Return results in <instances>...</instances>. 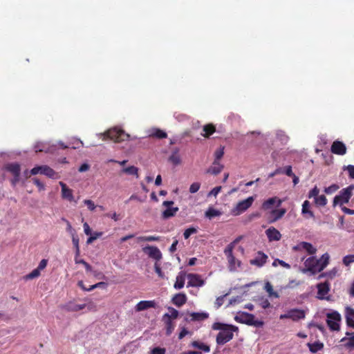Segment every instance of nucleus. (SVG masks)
Here are the masks:
<instances>
[{
	"instance_id": "17",
	"label": "nucleus",
	"mask_w": 354,
	"mask_h": 354,
	"mask_svg": "<svg viewBox=\"0 0 354 354\" xmlns=\"http://www.w3.org/2000/svg\"><path fill=\"white\" fill-rule=\"evenodd\" d=\"M266 234L269 241H279L281 238L280 232L274 227H269L266 231Z\"/></svg>"
},
{
	"instance_id": "39",
	"label": "nucleus",
	"mask_w": 354,
	"mask_h": 354,
	"mask_svg": "<svg viewBox=\"0 0 354 354\" xmlns=\"http://www.w3.org/2000/svg\"><path fill=\"white\" fill-rule=\"evenodd\" d=\"M150 136L158 139L166 138L167 137V133L160 129H153Z\"/></svg>"
},
{
	"instance_id": "12",
	"label": "nucleus",
	"mask_w": 354,
	"mask_h": 354,
	"mask_svg": "<svg viewBox=\"0 0 354 354\" xmlns=\"http://www.w3.org/2000/svg\"><path fill=\"white\" fill-rule=\"evenodd\" d=\"M143 252L148 254V256L157 261H160L162 256L160 250L156 246H146L143 249Z\"/></svg>"
},
{
	"instance_id": "18",
	"label": "nucleus",
	"mask_w": 354,
	"mask_h": 354,
	"mask_svg": "<svg viewBox=\"0 0 354 354\" xmlns=\"http://www.w3.org/2000/svg\"><path fill=\"white\" fill-rule=\"evenodd\" d=\"M301 214L306 219L315 218V214L310 209V203L307 200L304 201L302 204Z\"/></svg>"
},
{
	"instance_id": "48",
	"label": "nucleus",
	"mask_w": 354,
	"mask_h": 354,
	"mask_svg": "<svg viewBox=\"0 0 354 354\" xmlns=\"http://www.w3.org/2000/svg\"><path fill=\"white\" fill-rule=\"evenodd\" d=\"M102 234H103V232H94L93 235H91V236H89L87 239L86 243L88 245L92 243L95 239L100 237Z\"/></svg>"
},
{
	"instance_id": "1",
	"label": "nucleus",
	"mask_w": 354,
	"mask_h": 354,
	"mask_svg": "<svg viewBox=\"0 0 354 354\" xmlns=\"http://www.w3.org/2000/svg\"><path fill=\"white\" fill-rule=\"evenodd\" d=\"M330 256L328 253L324 254L319 259H316L315 257L308 258L304 265L307 270L315 274L323 270L329 263Z\"/></svg>"
},
{
	"instance_id": "44",
	"label": "nucleus",
	"mask_w": 354,
	"mask_h": 354,
	"mask_svg": "<svg viewBox=\"0 0 354 354\" xmlns=\"http://www.w3.org/2000/svg\"><path fill=\"white\" fill-rule=\"evenodd\" d=\"M160 236H138L137 238V240L138 242L140 241H160Z\"/></svg>"
},
{
	"instance_id": "5",
	"label": "nucleus",
	"mask_w": 354,
	"mask_h": 354,
	"mask_svg": "<svg viewBox=\"0 0 354 354\" xmlns=\"http://www.w3.org/2000/svg\"><path fill=\"white\" fill-rule=\"evenodd\" d=\"M239 328L236 326V330L232 328H226L225 330L220 331L216 337V342L218 345H224L233 339L234 332L237 333Z\"/></svg>"
},
{
	"instance_id": "34",
	"label": "nucleus",
	"mask_w": 354,
	"mask_h": 354,
	"mask_svg": "<svg viewBox=\"0 0 354 354\" xmlns=\"http://www.w3.org/2000/svg\"><path fill=\"white\" fill-rule=\"evenodd\" d=\"M190 316L193 321H203L209 317V314L207 313H192Z\"/></svg>"
},
{
	"instance_id": "11",
	"label": "nucleus",
	"mask_w": 354,
	"mask_h": 354,
	"mask_svg": "<svg viewBox=\"0 0 354 354\" xmlns=\"http://www.w3.org/2000/svg\"><path fill=\"white\" fill-rule=\"evenodd\" d=\"M187 287H201L205 284V281L198 274L189 273L187 274Z\"/></svg>"
},
{
	"instance_id": "58",
	"label": "nucleus",
	"mask_w": 354,
	"mask_h": 354,
	"mask_svg": "<svg viewBox=\"0 0 354 354\" xmlns=\"http://www.w3.org/2000/svg\"><path fill=\"white\" fill-rule=\"evenodd\" d=\"M283 169V173L284 174L287 175L289 177H291L292 176H294V173L292 172V166L288 165L284 167H282Z\"/></svg>"
},
{
	"instance_id": "21",
	"label": "nucleus",
	"mask_w": 354,
	"mask_h": 354,
	"mask_svg": "<svg viewBox=\"0 0 354 354\" xmlns=\"http://www.w3.org/2000/svg\"><path fill=\"white\" fill-rule=\"evenodd\" d=\"M290 319L294 322L304 319L306 317V313L304 310L293 308L290 310Z\"/></svg>"
},
{
	"instance_id": "28",
	"label": "nucleus",
	"mask_w": 354,
	"mask_h": 354,
	"mask_svg": "<svg viewBox=\"0 0 354 354\" xmlns=\"http://www.w3.org/2000/svg\"><path fill=\"white\" fill-rule=\"evenodd\" d=\"M286 210L284 208L273 209L271 212L272 220L271 222L277 221L282 218L286 214Z\"/></svg>"
},
{
	"instance_id": "8",
	"label": "nucleus",
	"mask_w": 354,
	"mask_h": 354,
	"mask_svg": "<svg viewBox=\"0 0 354 354\" xmlns=\"http://www.w3.org/2000/svg\"><path fill=\"white\" fill-rule=\"evenodd\" d=\"M328 319L327 320V324L331 330H339V322L341 320V316L337 312H333L327 315Z\"/></svg>"
},
{
	"instance_id": "32",
	"label": "nucleus",
	"mask_w": 354,
	"mask_h": 354,
	"mask_svg": "<svg viewBox=\"0 0 354 354\" xmlns=\"http://www.w3.org/2000/svg\"><path fill=\"white\" fill-rule=\"evenodd\" d=\"M71 236L72 239V243H73V247L75 248V254H76V256H80V245H79V242H80L79 236L77 233L71 235Z\"/></svg>"
},
{
	"instance_id": "64",
	"label": "nucleus",
	"mask_w": 354,
	"mask_h": 354,
	"mask_svg": "<svg viewBox=\"0 0 354 354\" xmlns=\"http://www.w3.org/2000/svg\"><path fill=\"white\" fill-rule=\"evenodd\" d=\"M346 170L348 171V174H349V177L351 178H353L354 179V166L353 165H349L346 167Z\"/></svg>"
},
{
	"instance_id": "41",
	"label": "nucleus",
	"mask_w": 354,
	"mask_h": 354,
	"mask_svg": "<svg viewBox=\"0 0 354 354\" xmlns=\"http://www.w3.org/2000/svg\"><path fill=\"white\" fill-rule=\"evenodd\" d=\"M122 171L129 175H133L138 178V169L135 166L124 168Z\"/></svg>"
},
{
	"instance_id": "50",
	"label": "nucleus",
	"mask_w": 354,
	"mask_h": 354,
	"mask_svg": "<svg viewBox=\"0 0 354 354\" xmlns=\"http://www.w3.org/2000/svg\"><path fill=\"white\" fill-rule=\"evenodd\" d=\"M40 275V270L37 268L26 276V279H32Z\"/></svg>"
},
{
	"instance_id": "4",
	"label": "nucleus",
	"mask_w": 354,
	"mask_h": 354,
	"mask_svg": "<svg viewBox=\"0 0 354 354\" xmlns=\"http://www.w3.org/2000/svg\"><path fill=\"white\" fill-rule=\"evenodd\" d=\"M234 319L241 324L255 327H262L264 324L263 321L255 319V316L248 313H243L240 316H236Z\"/></svg>"
},
{
	"instance_id": "57",
	"label": "nucleus",
	"mask_w": 354,
	"mask_h": 354,
	"mask_svg": "<svg viewBox=\"0 0 354 354\" xmlns=\"http://www.w3.org/2000/svg\"><path fill=\"white\" fill-rule=\"evenodd\" d=\"M32 181L34 184L39 188V191L44 190L45 186L44 183H42L38 178H32Z\"/></svg>"
},
{
	"instance_id": "31",
	"label": "nucleus",
	"mask_w": 354,
	"mask_h": 354,
	"mask_svg": "<svg viewBox=\"0 0 354 354\" xmlns=\"http://www.w3.org/2000/svg\"><path fill=\"white\" fill-rule=\"evenodd\" d=\"M226 328H232L234 330L236 328V326L232 324H227L221 322H215L212 324V328L214 330H220L222 331L225 330Z\"/></svg>"
},
{
	"instance_id": "61",
	"label": "nucleus",
	"mask_w": 354,
	"mask_h": 354,
	"mask_svg": "<svg viewBox=\"0 0 354 354\" xmlns=\"http://www.w3.org/2000/svg\"><path fill=\"white\" fill-rule=\"evenodd\" d=\"M335 274H336V271L335 270H332V271H330V272H324V273H322V274H321L319 275V279H320V278H322L323 277H328L330 279H332V278H333L335 276Z\"/></svg>"
},
{
	"instance_id": "46",
	"label": "nucleus",
	"mask_w": 354,
	"mask_h": 354,
	"mask_svg": "<svg viewBox=\"0 0 354 354\" xmlns=\"http://www.w3.org/2000/svg\"><path fill=\"white\" fill-rule=\"evenodd\" d=\"M345 317L346 322H348V320L351 318L354 319V309L349 306L346 307Z\"/></svg>"
},
{
	"instance_id": "56",
	"label": "nucleus",
	"mask_w": 354,
	"mask_h": 354,
	"mask_svg": "<svg viewBox=\"0 0 354 354\" xmlns=\"http://www.w3.org/2000/svg\"><path fill=\"white\" fill-rule=\"evenodd\" d=\"M63 220L66 223V231L70 234V235L74 234L76 232L75 230L73 228L70 222L64 218Z\"/></svg>"
},
{
	"instance_id": "2",
	"label": "nucleus",
	"mask_w": 354,
	"mask_h": 354,
	"mask_svg": "<svg viewBox=\"0 0 354 354\" xmlns=\"http://www.w3.org/2000/svg\"><path fill=\"white\" fill-rule=\"evenodd\" d=\"M354 189V185H351L348 187L342 189L339 194L335 196L333 198V206L335 207L337 205L344 207L343 205L345 203H348L352 197L353 191Z\"/></svg>"
},
{
	"instance_id": "38",
	"label": "nucleus",
	"mask_w": 354,
	"mask_h": 354,
	"mask_svg": "<svg viewBox=\"0 0 354 354\" xmlns=\"http://www.w3.org/2000/svg\"><path fill=\"white\" fill-rule=\"evenodd\" d=\"M277 200V197L270 198L265 201L262 204V208L265 210L270 209L273 205L276 203Z\"/></svg>"
},
{
	"instance_id": "15",
	"label": "nucleus",
	"mask_w": 354,
	"mask_h": 354,
	"mask_svg": "<svg viewBox=\"0 0 354 354\" xmlns=\"http://www.w3.org/2000/svg\"><path fill=\"white\" fill-rule=\"evenodd\" d=\"M232 246L226 247L224 250V253L227 257V261L229 263V267L230 270H234L236 268V263L237 262L238 266H240V261H236L235 257L233 255V250H232Z\"/></svg>"
},
{
	"instance_id": "51",
	"label": "nucleus",
	"mask_w": 354,
	"mask_h": 354,
	"mask_svg": "<svg viewBox=\"0 0 354 354\" xmlns=\"http://www.w3.org/2000/svg\"><path fill=\"white\" fill-rule=\"evenodd\" d=\"M197 232V230L195 227H189L185 230L183 233L184 238L187 239L192 234Z\"/></svg>"
},
{
	"instance_id": "43",
	"label": "nucleus",
	"mask_w": 354,
	"mask_h": 354,
	"mask_svg": "<svg viewBox=\"0 0 354 354\" xmlns=\"http://www.w3.org/2000/svg\"><path fill=\"white\" fill-rule=\"evenodd\" d=\"M314 201L316 205L322 207L325 206L328 202L327 198L324 195H320L315 197Z\"/></svg>"
},
{
	"instance_id": "24",
	"label": "nucleus",
	"mask_w": 354,
	"mask_h": 354,
	"mask_svg": "<svg viewBox=\"0 0 354 354\" xmlns=\"http://www.w3.org/2000/svg\"><path fill=\"white\" fill-rule=\"evenodd\" d=\"M223 165L220 162L214 161L212 165L207 169V173L213 175H217L221 172L223 169Z\"/></svg>"
},
{
	"instance_id": "29",
	"label": "nucleus",
	"mask_w": 354,
	"mask_h": 354,
	"mask_svg": "<svg viewBox=\"0 0 354 354\" xmlns=\"http://www.w3.org/2000/svg\"><path fill=\"white\" fill-rule=\"evenodd\" d=\"M307 346L311 353H315L324 348V344L319 341H317L314 343H308Z\"/></svg>"
},
{
	"instance_id": "16",
	"label": "nucleus",
	"mask_w": 354,
	"mask_h": 354,
	"mask_svg": "<svg viewBox=\"0 0 354 354\" xmlns=\"http://www.w3.org/2000/svg\"><path fill=\"white\" fill-rule=\"evenodd\" d=\"M331 152L337 155H344L346 153V145L340 141L335 140L333 142L330 148Z\"/></svg>"
},
{
	"instance_id": "35",
	"label": "nucleus",
	"mask_w": 354,
	"mask_h": 354,
	"mask_svg": "<svg viewBox=\"0 0 354 354\" xmlns=\"http://www.w3.org/2000/svg\"><path fill=\"white\" fill-rule=\"evenodd\" d=\"M216 131L215 127L212 124H206L203 127V131L205 132L203 135L205 138H209L211 135H212Z\"/></svg>"
},
{
	"instance_id": "40",
	"label": "nucleus",
	"mask_w": 354,
	"mask_h": 354,
	"mask_svg": "<svg viewBox=\"0 0 354 354\" xmlns=\"http://www.w3.org/2000/svg\"><path fill=\"white\" fill-rule=\"evenodd\" d=\"M265 290L268 292V296L270 297H274V298H279V295L278 292L274 291L273 287H272V284L270 282H267L265 284Z\"/></svg>"
},
{
	"instance_id": "19",
	"label": "nucleus",
	"mask_w": 354,
	"mask_h": 354,
	"mask_svg": "<svg viewBox=\"0 0 354 354\" xmlns=\"http://www.w3.org/2000/svg\"><path fill=\"white\" fill-rule=\"evenodd\" d=\"M156 307V302L154 301H140L135 306L136 312H140L151 308Z\"/></svg>"
},
{
	"instance_id": "6",
	"label": "nucleus",
	"mask_w": 354,
	"mask_h": 354,
	"mask_svg": "<svg viewBox=\"0 0 354 354\" xmlns=\"http://www.w3.org/2000/svg\"><path fill=\"white\" fill-rule=\"evenodd\" d=\"M4 169L13 176V178L11 180V184L13 187H15L20 178V165L17 162L8 163L4 166Z\"/></svg>"
},
{
	"instance_id": "62",
	"label": "nucleus",
	"mask_w": 354,
	"mask_h": 354,
	"mask_svg": "<svg viewBox=\"0 0 354 354\" xmlns=\"http://www.w3.org/2000/svg\"><path fill=\"white\" fill-rule=\"evenodd\" d=\"M165 351L164 348L156 347L152 349L151 354H165Z\"/></svg>"
},
{
	"instance_id": "26",
	"label": "nucleus",
	"mask_w": 354,
	"mask_h": 354,
	"mask_svg": "<svg viewBox=\"0 0 354 354\" xmlns=\"http://www.w3.org/2000/svg\"><path fill=\"white\" fill-rule=\"evenodd\" d=\"M189 346L198 348L204 353H209L210 351V346L200 341H193L190 343Z\"/></svg>"
},
{
	"instance_id": "20",
	"label": "nucleus",
	"mask_w": 354,
	"mask_h": 354,
	"mask_svg": "<svg viewBox=\"0 0 354 354\" xmlns=\"http://www.w3.org/2000/svg\"><path fill=\"white\" fill-rule=\"evenodd\" d=\"M86 306V304H77L74 302L70 301L66 304L63 306V309H64L67 312H77L84 309Z\"/></svg>"
},
{
	"instance_id": "30",
	"label": "nucleus",
	"mask_w": 354,
	"mask_h": 354,
	"mask_svg": "<svg viewBox=\"0 0 354 354\" xmlns=\"http://www.w3.org/2000/svg\"><path fill=\"white\" fill-rule=\"evenodd\" d=\"M346 335L349 336V337H344L342 339L341 342L346 341L345 344V347L347 348H354V333L346 332Z\"/></svg>"
},
{
	"instance_id": "27",
	"label": "nucleus",
	"mask_w": 354,
	"mask_h": 354,
	"mask_svg": "<svg viewBox=\"0 0 354 354\" xmlns=\"http://www.w3.org/2000/svg\"><path fill=\"white\" fill-rule=\"evenodd\" d=\"M178 153L179 149L175 148L169 158V160L174 165H178L181 162L180 156Z\"/></svg>"
},
{
	"instance_id": "23",
	"label": "nucleus",
	"mask_w": 354,
	"mask_h": 354,
	"mask_svg": "<svg viewBox=\"0 0 354 354\" xmlns=\"http://www.w3.org/2000/svg\"><path fill=\"white\" fill-rule=\"evenodd\" d=\"M187 298L185 293H178L172 297L171 301L177 307H180L187 302Z\"/></svg>"
},
{
	"instance_id": "54",
	"label": "nucleus",
	"mask_w": 354,
	"mask_h": 354,
	"mask_svg": "<svg viewBox=\"0 0 354 354\" xmlns=\"http://www.w3.org/2000/svg\"><path fill=\"white\" fill-rule=\"evenodd\" d=\"M259 305L263 308V309H266L268 308H269L270 306V301H268V299H266V298H261L259 299Z\"/></svg>"
},
{
	"instance_id": "63",
	"label": "nucleus",
	"mask_w": 354,
	"mask_h": 354,
	"mask_svg": "<svg viewBox=\"0 0 354 354\" xmlns=\"http://www.w3.org/2000/svg\"><path fill=\"white\" fill-rule=\"evenodd\" d=\"M283 169L282 167H279V168L276 169L273 172L270 173L268 175V177L269 178H272V177H274V176H276L277 174H283Z\"/></svg>"
},
{
	"instance_id": "22",
	"label": "nucleus",
	"mask_w": 354,
	"mask_h": 354,
	"mask_svg": "<svg viewBox=\"0 0 354 354\" xmlns=\"http://www.w3.org/2000/svg\"><path fill=\"white\" fill-rule=\"evenodd\" d=\"M59 185L62 187V196L63 198L67 199L69 201H73V190L68 188L65 183L60 181Z\"/></svg>"
},
{
	"instance_id": "47",
	"label": "nucleus",
	"mask_w": 354,
	"mask_h": 354,
	"mask_svg": "<svg viewBox=\"0 0 354 354\" xmlns=\"http://www.w3.org/2000/svg\"><path fill=\"white\" fill-rule=\"evenodd\" d=\"M339 189V186L337 184H333L330 186L324 189V192L326 194H332Z\"/></svg>"
},
{
	"instance_id": "3",
	"label": "nucleus",
	"mask_w": 354,
	"mask_h": 354,
	"mask_svg": "<svg viewBox=\"0 0 354 354\" xmlns=\"http://www.w3.org/2000/svg\"><path fill=\"white\" fill-rule=\"evenodd\" d=\"M129 135L124 130L118 127H113L109 129L104 134V140L109 139L115 142H121L129 140Z\"/></svg>"
},
{
	"instance_id": "60",
	"label": "nucleus",
	"mask_w": 354,
	"mask_h": 354,
	"mask_svg": "<svg viewBox=\"0 0 354 354\" xmlns=\"http://www.w3.org/2000/svg\"><path fill=\"white\" fill-rule=\"evenodd\" d=\"M222 187L221 186H218V187H215L214 188H213L210 192L208 194V196H216L218 193L221 192Z\"/></svg>"
},
{
	"instance_id": "9",
	"label": "nucleus",
	"mask_w": 354,
	"mask_h": 354,
	"mask_svg": "<svg viewBox=\"0 0 354 354\" xmlns=\"http://www.w3.org/2000/svg\"><path fill=\"white\" fill-rule=\"evenodd\" d=\"M173 205L174 201H165L162 203V205L167 207V209L162 213V218L163 219H168L176 215L179 209L177 207H172L171 206Z\"/></svg>"
},
{
	"instance_id": "52",
	"label": "nucleus",
	"mask_w": 354,
	"mask_h": 354,
	"mask_svg": "<svg viewBox=\"0 0 354 354\" xmlns=\"http://www.w3.org/2000/svg\"><path fill=\"white\" fill-rule=\"evenodd\" d=\"M319 189L317 188V186L313 187L309 192L308 197L309 198H314V200L315 199V197H317L319 196Z\"/></svg>"
},
{
	"instance_id": "53",
	"label": "nucleus",
	"mask_w": 354,
	"mask_h": 354,
	"mask_svg": "<svg viewBox=\"0 0 354 354\" xmlns=\"http://www.w3.org/2000/svg\"><path fill=\"white\" fill-rule=\"evenodd\" d=\"M200 187H201V183H199L198 182L193 183L189 187V192L192 194H194L199 190Z\"/></svg>"
},
{
	"instance_id": "42",
	"label": "nucleus",
	"mask_w": 354,
	"mask_h": 354,
	"mask_svg": "<svg viewBox=\"0 0 354 354\" xmlns=\"http://www.w3.org/2000/svg\"><path fill=\"white\" fill-rule=\"evenodd\" d=\"M221 214V212L218 210L214 209L213 207H209L208 209L205 212V216L212 218L215 216H220Z\"/></svg>"
},
{
	"instance_id": "59",
	"label": "nucleus",
	"mask_w": 354,
	"mask_h": 354,
	"mask_svg": "<svg viewBox=\"0 0 354 354\" xmlns=\"http://www.w3.org/2000/svg\"><path fill=\"white\" fill-rule=\"evenodd\" d=\"M154 269H155V272L157 273L158 277H160V278H163L164 277V274H163V272H162V271L161 270L160 264H158V262L155 263V264H154Z\"/></svg>"
},
{
	"instance_id": "10",
	"label": "nucleus",
	"mask_w": 354,
	"mask_h": 354,
	"mask_svg": "<svg viewBox=\"0 0 354 354\" xmlns=\"http://www.w3.org/2000/svg\"><path fill=\"white\" fill-rule=\"evenodd\" d=\"M30 174L32 175L41 174L49 178H54V176L55 175V171L47 165L35 167L30 170Z\"/></svg>"
},
{
	"instance_id": "49",
	"label": "nucleus",
	"mask_w": 354,
	"mask_h": 354,
	"mask_svg": "<svg viewBox=\"0 0 354 354\" xmlns=\"http://www.w3.org/2000/svg\"><path fill=\"white\" fill-rule=\"evenodd\" d=\"M343 263L346 266H348L351 263L354 262V254L346 255L343 258Z\"/></svg>"
},
{
	"instance_id": "7",
	"label": "nucleus",
	"mask_w": 354,
	"mask_h": 354,
	"mask_svg": "<svg viewBox=\"0 0 354 354\" xmlns=\"http://www.w3.org/2000/svg\"><path fill=\"white\" fill-rule=\"evenodd\" d=\"M254 201V198L250 196L245 200L239 201L236 207L232 209V213L235 216L240 215L252 206Z\"/></svg>"
},
{
	"instance_id": "33",
	"label": "nucleus",
	"mask_w": 354,
	"mask_h": 354,
	"mask_svg": "<svg viewBox=\"0 0 354 354\" xmlns=\"http://www.w3.org/2000/svg\"><path fill=\"white\" fill-rule=\"evenodd\" d=\"M302 249L305 250L310 254H313L316 252L317 250L313 245L308 242H301L299 245Z\"/></svg>"
},
{
	"instance_id": "36",
	"label": "nucleus",
	"mask_w": 354,
	"mask_h": 354,
	"mask_svg": "<svg viewBox=\"0 0 354 354\" xmlns=\"http://www.w3.org/2000/svg\"><path fill=\"white\" fill-rule=\"evenodd\" d=\"M168 310L169 311L170 314L165 313L163 315L162 319H167L171 320L172 319H176L178 317V311L175 308L172 307H168Z\"/></svg>"
},
{
	"instance_id": "45",
	"label": "nucleus",
	"mask_w": 354,
	"mask_h": 354,
	"mask_svg": "<svg viewBox=\"0 0 354 354\" xmlns=\"http://www.w3.org/2000/svg\"><path fill=\"white\" fill-rule=\"evenodd\" d=\"M224 155V147L221 146L218 149H217L214 152V160L220 162V160L223 158Z\"/></svg>"
},
{
	"instance_id": "55",
	"label": "nucleus",
	"mask_w": 354,
	"mask_h": 354,
	"mask_svg": "<svg viewBox=\"0 0 354 354\" xmlns=\"http://www.w3.org/2000/svg\"><path fill=\"white\" fill-rule=\"evenodd\" d=\"M84 203L87 206L88 209L91 211H93L97 207L95 205L93 201L89 199L84 200Z\"/></svg>"
},
{
	"instance_id": "14",
	"label": "nucleus",
	"mask_w": 354,
	"mask_h": 354,
	"mask_svg": "<svg viewBox=\"0 0 354 354\" xmlns=\"http://www.w3.org/2000/svg\"><path fill=\"white\" fill-rule=\"evenodd\" d=\"M317 298L319 299H328L326 295L330 291V283L328 281L324 283H319L317 285Z\"/></svg>"
},
{
	"instance_id": "25",
	"label": "nucleus",
	"mask_w": 354,
	"mask_h": 354,
	"mask_svg": "<svg viewBox=\"0 0 354 354\" xmlns=\"http://www.w3.org/2000/svg\"><path fill=\"white\" fill-rule=\"evenodd\" d=\"M186 276L185 273L183 272H179L176 278V282L174 285L175 289L180 290L184 287Z\"/></svg>"
},
{
	"instance_id": "13",
	"label": "nucleus",
	"mask_w": 354,
	"mask_h": 354,
	"mask_svg": "<svg viewBox=\"0 0 354 354\" xmlns=\"http://www.w3.org/2000/svg\"><path fill=\"white\" fill-rule=\"evenodd\" d=\"M268 257L261 251L257 252L254 259L250 260V263L257 267L263 266L267 262Z\"/></svg>"
},
{
	"instance_id": "37",
	"label": "nucleus",
	"mask_w": 354,
	"mask_h": 354,
	"mask_svg": "<svg viewBox=\"0 0 354 354\" xmlns=\"http://www.w3.org/2000/svg\"><path fill=\"white\" fill-rule=\"evenodd\" d=\"M165 324V329H166V335L167 336L170 335L174 330L175 325L173 323L172 320L167 319H162Z\"/></svg>"
}]
</instances>
